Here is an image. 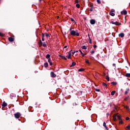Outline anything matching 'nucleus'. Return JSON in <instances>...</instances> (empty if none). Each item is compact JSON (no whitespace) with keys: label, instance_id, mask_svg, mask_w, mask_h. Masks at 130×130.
Here are the masks:
<instances>
[{"label":"nucleus","instance_id":"nucleus-5","mask_svg":"<svg viewBox=\"0 0 130 130\" xmlns=\"http://www.w3.org/2000/svg\"><path fill=\"white\" fill-rule=\"evenodd\" d=\"M121 15H126V14H127V12L126 10H123L121 12Z\"/></svg>","mask_w":130,"mask_h":130},{"label":"nucleus","instance_id":"nucleus-1","mask_svg":"<svg viewBox=\"0 0 130 130\" xmlns=\"http://www.w3.org/2000/svg\"><path fill=\"white\" fill-rule=\"evenodd\" d=\"M70 34L71 35H72V36H80V34L75 30H71L70 31Z\"/></svg>","mask_w":130,"mask_h":130},{"label":"nucleus","instance_id":"nucleus-18","mask_svg":"<svg viewBox=\"0 0 130 130\" xmlns=\"http://www.w3.org/2000/svg\"><path fill=\"white\" fill-rule=\"evenodd\" d=\"M60 57L62 58H63V59H65V60H67V58L63 56L60 55Z\"/></svg>","mask_w":130,"mask_h":130},{"label":"nucleus","instance_id":"nucleus-4","mask_svg":"<svg viewBox=\"0 0 130 130\" xmlns=\"http://www.w3.org/2000/svg\"><path fill=\"white\" fill-rule=\"evenodd\" d=\"M51 77L52 78H55V77H56V75H55V74H54V73L52 72H51Z\"/></svg>","mask_w":130,"mask_h":130},{"label":"nucleus","instance_id":"nucleus-15","mask_svg":"<svg viewBox=\"0 0 130 130\" xmlns=\"http://www.w3.org/2000/svg\"><path fill=\"white\" fill-rule=\"evenodd\" d=\"M85 62L87 63L88 66H90V62H89V60L86 59L85 60Z\"/></svg>","mask_w":130,"mask_h":130},{"label":"nucleus","instance_id":"nucleus-35","mask_svg":"<svg viewBox=\"0 0 130 130\" xmlns=\"http://www.w3.org/2000/svg\"><path fill=\"white\" fill-rule=\"evenodd\" d=\"M89 38V43H92V40H91L90 37Z\"/></svg>","mask_w":130,"mask_h":130},{"label":"nucleus","instance_id":"nucleus-34","mask_svg":"<svg viewBox=\"0 0 130 130\" xmlns=\"http://www.w3.org/2000/svg\"><path fill=\"white\" fill-rule=\"evenodd\" d=\"M128 90L127 91H126L125 92V95H126L127 94V93H128Z\"/></svg>","mask_w":130,"mask_h":130},{"label":"nucleus","instance_id":"nucleus-44","mask_svg":"<svg viewBox=\"0 0 130 130\" xmlns=\"http://www.w3.org/2000/svg\"><path fill=\"white\" fill-rule=\"evenodd\" d=\"M97 47V46L96 45H93V48H96Z\"/></svg>","mask_w":130,"mask_h":130},{"label":"nucleus","instance_id":"nucleus-47","mask_svg":"<svg viewBox=\"0 0 130 130\" xmlns=\"http://www.w3.org/2000/svg\"><path fill=\"white\" fill-rule=\"evenodd\" d=\"M90 12H92V11H93V8H90Z\"/></svg>","mask_w":130,"mask_h":130},{"label":"nucleus","instance_id":"nucleus-8","mask_svg":"<svg viewBox=\"0 0 130 130\" xmlns=\"http://www.w3.org/2000/svg\"><path fill=\"white\" fill-rule=\"evenodd\" d=\"M79 51H80L81 54H82L83 57H84V56H85V55H86V54H84L83 53V52H82V50H79Z\"/></svg>","mask_w":130,"mask_h":130},{"label":"nucleus","instance_id":"nucleus-45","mask_svg":"<svg viewBox=\"0 0 130 130\" xmlns=\"http://www.w3.org/2000/svg\"><path fill=\"white\" fill-rule=\"evenodd\" d=\"M71 21H72V22H74V21H75V20H74V19L73 18H71Z\"/></svg>","mask_w":130,"mask_h":130},{"label":"nucleus","instance_id":"nucleus-27","mask_svg":"<svg viewBox=\"0 0 130 130\" xmlns=\"http://www.w3.org/2000/svg\"><path fill=\"white\" fill-rule=\"evenodd\" d=\"M111 84H112V85H117V83L113 82L111 83Z\"/></svg>","mask_w":130,"mask_h":130},{"label":"nucleus","instance_id":"nucleus-23","mask_svg":"<svg viewBox=\"0 0 130 130\" xmlns=\"http://www.w3.org/2000/svg\"><path fill=\"white\" fill-rule=\"evenodd\" d=\"M82 49H87L86 46H83L82 47Z\"/></svg>","mask_w":130,"mask_h":130},{"label":"nucleus","instance_id":"nucleus-10","mask_svg":"<svg viewBox=\"0 0 130 130\" xmlns=\"http://www.w3.org/2000/svg\"><path fill=\"white\" fill-rule=\"evenodd\" d=\"M119 37H121L122 38L123 37H124V34L121 33L119 35Z\"/></svg>","mask_w":130,"mask_h":130},{"label":"nucleus","instance_id":"nucleus-14","mask_svg":"<svg viewBox=\"0 0 130 130\" xmlns=\"http://www.w3.org/2000/svg\"><path fill=\"white\" fill-rule=\"evenodd\" d=\"M75 66H76V62H73L72 65L70 66V67L72 68V67H75Z\"/></svg>","mask_w":130,"mask_h":130},{"label":"nucleus","instance_id":"nucleus-16","mask_svg":"<svg viewBox=\"0 0 130 130\" xmlns=\"http://www.w3.org/2000/svg\"><path fill=\"white\" fill-rule=\"evenodd\" d=\"M115 92H116L115 90H114L111 92V94L112 95V96L114 95V94H115Z\"/></svg>","mask_w":130,"mask_h":130},{"label":"nucleus","instance_id":"nucleus-53","mask_svg":"<svg viewBox=\"0 0 130 130\" xmlns=\"http://www.w3.org/2000/svg\"><path fill=\"white\" fill-rule=\"evenodd\" d=\"M75 52H79V51L78 50L75 51Z\"/></svg>","mask_w":130,"mask_h":130},{"label":"nucleus","instance_id":"nucleus-56","mask_svg":"<svg viewBox=\"0 0 130 130\" xmlns=\"http://www.w3.org/2000/svg\"><path fill=\"white\" fill-rule=\"evenodd\" d=\"M70 30V31H72V28H71Z\"/></svg>","mask_w":130,"mask_h":130},{"label":"nucleus","instance_id":"nucleus-36","mask_svg":"<svg viewBox=\"0 0 130 130\" xmlns=\"http://www.w3.org/2000/svg\"><path fill=\"white\" fill-rule=\"evenodd\" d=\"M95 90H96L97 92H100V89H95Z\"/></svg>","mask_w":130,"mask_h":130},{"label":"nucleus","instance_id":"nucleus-22","mask_svg":"<svg viewBox=\"0 0 130 130\" xmlns=\"http://www.w3.org/2000/svg\"><path fill=\"white\" fill-rule=\"evenodd\" d=\"M72 50H71L69 52H68V55L69 56H71V55H72Z\"/></svg>","mask_w":130,"mask_h":130},{"label":"nucleus","instance_id":"nucleus-48","mask_svg":"<svg viewBox=\"0 0 130 130\" xmlns=\"http://www.w3.org/2000/svg\"><path fill=\"white\" fill-rule=\"evenodd\" d=\"M111 12H112V13H113V12H114V10L112 9Z\"/></svg>","mask_w":130,"mask_h":130},{"label":"nucleus","instance_id":"nucleus-6","mask_svg":"<svg viewBox=\"0 0 130 130\" xmlns=\"http://www.w3.org/2000/svg\"><path fill=\"white\" fill-rule=\"evenodd\" d=\"M95 23V20H93V19L90 20V24H91V25H94Z\"/></svg>","mask_w":130,"mask_h":130},{"label":"nucleus","instance_id":"nucleus-42","mask_svg":"<svg viewBox=\"0 0 130 130\" xmlns=\"http://www.w3.org/2000/svg\"><path fill=\"white\" fill-rule=\"evenodd\" d=\"M67 57H68V58L70 59V58H71V56H69V55L67 56Z\"/></svg>","mask_w":130,"mask_h":130},{"label":"nucleus","instance_id":"nucleus-30","mask_svg":"<svg viewBox=\"0 0 130 130\" xmlns=\"http://www.w3.org/2000/svg\"><path fill=\"white\" fill-rule=\"evenodd\" d=\"M103 86H104V87H107V84H106V83H103Z\"/></svg>","mask_w":130,"mask_h":130},{"label":"nucleus","instance_id":"nucleus-24","mask_svg":"<svg viewBox=\"0 0 130 130\" xmlns=\"http://www.w3.org/2000/svg\"><path fill=\"white\" fill-rule=\"evenodd\" d=\"M44 66L45 67V68H47V67H48V63H45Z\"/></svg>","mask_w":130,"mask_h":130},{"label":"nucleus","instance_id":"nucleus-21","mask_svg":"<svg viewBox=\"0 0 130 130\" xmlns=\"http://www.w3.org/2000/svg\"><path fill=\"white\" fill-rule=\"evenodd\" d=\"M117 117H118V119H119V120H121V117L119 115H118L117 116Z\"/></svg>","mask_w":130,"mask_h":130},{"label":"nucleus","instance_id":"nucleus-28","mask_svg":"<svg viewBox=\"0 0 130 130\" xmlns=\"http://www.w3.org/2000/svg\"><path fill=\"white\" fill-rule=\"evenodd\" d=\"M122 123H123V122L122 121V120H120L119 124H122Z\"/></svg>","mask_w":130,"mask_h":130},{"label":"nucleus","instance_id":"nucleus-9","mask_svg":"<svg viewBox=\"0 0 130 130\" xmlns=\"http://www.w3.org/2000/svg\"><path fill=\"white\" fill-rule=\"evenodd\" d=\"M103 126H104L106 129L108 130V128H107V126H106V123L105 122H104Z\"/></svg>","mask_w":130,"mask_h":130},{"label":"nucleus","instance_id":"nucleus-17","mask_svg":"<svg viewBox=\"0 0 130 130\" xmlns=\"http://www.w3.org/2000/svg\"><path fill=\"white\" fill-rule=\"evenodd\" d=\"M113 120H114V121H116V115H114Z\"/></svg>","mask_w":130,"mask_h":130},{"label":"nucleus","instance_id":"nucleus-50","mask_svg":"<svg viewBox=\"0 0 130 130\" xmlns=\"http://www.w3.org/2000/svg\"><path fill=\"white\" fill-rule=\"evenodd\" d=\"M115 66H116L115 63H113V67H115Z\"/></svg>","mask_w":130,"mask_h":130},{"label":"nucleus","instance_id":"nucleus-43","mask_svg":"<svg viewBox=\"0 0 130 130\" xmlns=\"http://www.w3.org/2000/svg\"><path fill=\"white\" fill-rule=\"evenodd\" d=\"M0 36H4V35L2 32H0Z\"/></svg>","mask_w":130,"mask_h":130},{"label":"nucleus","instance_id":"nucleus-52","mask_svg":"<svg viewBox=\"0 0 130 130\" xmlns=\"http://www.w3.org/2000/svg\"><path fill=\"white\" fill-rule=\"evenodd\" d=\"M67 47H68V46H65L64 47V48H67Z\"/></svg>","mask_w":130,"mask_h":130},{"label":"nucleus","instance_id":"nucleus-25","mask_svg":"<svg viewBox=\"0 0 130 130\" xmlns=\"http://www.w3.org/2000/svg\"><path fill=\"white\" fill-rule=\"evenodd\" d=\"M125 108H126L127 110L129 111V108L127 106H125Z\"/></svg>","mask_w":130,"mask_h":130},{"label":"nucleus","instance_id":"nucleus-41","mask_svg":"<svg viewBox=\"0 0 130 130\" xmlns=\"http://www.w3.org/2000/svg\"><path fill=\"white\" fill-rule=\"evenodd\" d=\"M95 53L94 51H92L91 52V54H93V53Z\"/></svg>","mask_w":130,"mask_h":130},{"label":"nucleus","instance_id":"nucleus-13","mask_svg":"<svg viewBox=\"0 0 130 130\" xmlns=\"http://www.w3.org/2000/svg\"><path fill=\"white\" fill-rule=\"evenodd\" d=\"M110 15H111V16H112V17H114V16H115V14L113 13L112 12H110Z\"/></svg>","mask_w":130,"mask_h":130},{"label":"nucleus","instance_id":"nucleus-29","mask_svg":"<svg viewBox=\"0 0 130 130\" xmlns=\"http://www.w3.org/2000/svg\"><path fill=\"white\" fill-rule=\"evenodd\" d=\"M83 71H84V69H80L78 70V72H83Z\"/></svg>","mask_w":130,"mask_h":130},{"label":"nucleus","instance_id":"nucleus-2","mask_svg":"<svg viewBox=\"0 0 130 130\" xmlns=\"http://www.w3.org/2000/svg\"><path fill=\"white\" fill-rule=\"evenodd\" d=\"M14 116L15 118H19L21 116V114H20V113H17L14 114Z\"/></svg>","mask_w":130,"mask_h":130},{"label":"nucleus","instance_id":"nucleus-26","mask_svg":"<svg viewBox=\"0 0 130 130\" xmlns=\"http://www.w3.org/2000/svg\"><path fill=\"white\" fill-rule=\"evenodd\" d=\"M76 7H77L78 9H80V5H79V4H76Z\"/></svg>","mask_w":130,"mask_h":130},{"label":"nucleus","instance_id":"nucleus-37","mask_svg":"<svg viewBox=\"0 0 130 130\" xmlns=\"http://www.w3.org/2000/svg\"><path fill=\"white\" fill-rule=\"evenodd\" d=\"M45 36V34H42V38H44V37Z\"/></svg>","mask_w":130,"mask_h":130},{"label":"nucleus","instance_id":"nucleus-7","mask_svg":"<svg viewBox=\"0 0 130 130\" xmlns=\"http://www.w3.org/2000/svg\"><path fill=\"white\" fill-rule=\"evenodd\" d=\"M40 44H41V45H43V46H44V47H46V44H45V43H42V42L40 41Z\"/></svg>","mask_w":130,"mask_h":130},{"label":"nucleus","instance_id":"nucleus-38","mask_svg":"<svg viewBox=\"0 0 130 130\" xmlns=\"http://www.w3.org/2000/svg\"><path fill=\"white\" fill-rule=\"evenodd\" d=\"M51 59L50 58H49L48 60V62H51Z\"/></svg>","mask_w":130,"mask_h":130},{"label":"nucleus","instance_id":"nucleus-40","mask_svg":"<svg viewBox=\"0 0 130 130\" xmlns=\"http://www.w3.org/2000/svg\"><path fill=\"white\" fill-rule=\"evenodd\" d=\"M129 119V118L128 117H127L126 118H125V120H128Z\"/></svg>","mask_w":130,"mask_h":130},{"label":"nucleus","instance_id":"nucleus-57","mask_svg":"<svg viewBox=\"0 0 130 130\" xmlns=\"http://www.w3.org/2000/svg\"><path fill=\"white\" fill-rule=\"evenodd\" d=\"M42 0H39L40 2L42 1Z\"/></svg>","mask_w":130,"mask_h":130},{"label":"nucleus","instance_id":"nucleus-12","mask_svg":"<svg viewBox=\"0 0 130 130\" xmlns=\"http://www.w3.org/2000/svg\"><path fill=\"white\" fill-rule=\"evenodd\" d=\"M7 105H8L7 104V103H6V102H4V103H3V104H2V106H3L4 107H6V106H7Z\"/></svg>","mask_w":130,"mask_h":130},{"label":"nucleus","instance_id":"nucleus-3","mask_svg":"<svg viewBox=\"0 0 130 130\" xmlns=\"http://www.w3.org/2000/svg\"><path fill=\"white\" fill-rule=\"evenodd\" d=\"M111 24L116 25L117 26L120 25V23L117 21H116V22L111 21Z\"/></svg>","mask_w":130,"mask_h":130},{"label":"nucleus","instance_id":"nucleus-51","mask_svg":"<svg viewBox=\"0 0 130 130\" xmlns=\"http://www.w3.org/2000/svg\"><path fill=\"white\" fill-rule=\"evenodd\" d=\"M42 41H44V38H42Z\"/></svg>","mask_w":130,"mask_h":130},{"label":"nucleus","instance_id":"nucleus-20","mask_svg":"<svg viewBox=\"0 0 130 130\" xmlns=\"http://www.w3.org/2000/svg\"><path fill=\"white\" fill-rule=\"evenodd\" d=\"M125 77H130V73H127V74H126Z\"/></svg>","mask_w":130,"mask_h":130},{"label":"nucleus","instance_id":"nucleus-39","mask_svg":"<svg viewBox=\"0 0 130 130\" xmlns=\"http://www.w3.org/2000/svg\"><path fill=\"white\" fill-rule=\"evenodd\" d=\"M126 127H127V128L128 129H129V128H130V125L127 126Z\"/></svg>","mask_w":130,"mask_h":130},{"label":"nucleus","instance_id":"nucleus-49","mask_svg":"<svg viewBox=\"0 0 130 130\" xmlns=\"http://www.w3.org/2000/svg\"><path fill=\"white\" fill-rule=\"evenodd\" d=\"M75 53H76V52H72V54H75Z\"/></svg>","mask_w":130,"mask_h":130},{"label":"nucleus","instance_id":"nucleus-11","mask_svg":"<svg viewBox=\"0 0 130 130\" xmlns=\"http://www.w3.org/2000/svg\"><path fill=\"white\" fill-rule=\"evenodd\" d=\"M9 40L10 42H13L14 41V38L12 37L9 38Z\"/></svg>","mask_w":130,"mask_h":130},{"label":"nucleus","instance_id":"nucleus-19","mask_svg":"<svg viewBox=\"0 0 130 130\" xmlns=\"http://www.w3.org/2000/svg\"><path fill=\"white\" fill-rule=\"evenodd\" d=\"M50 55H49V54H47V55H46V58L49 59V58H50Z\"/></svg>","mask_w":130,"mask_h":130},{"label":"nucleus","instance_id":"nucleus-46","mask_svg":"<svg viewBox=\"0 0 130 130\" xmlns=\"http://www.w3.org/2000/svg\"><path fill=\"white\" fill-rule=\"evenodd\" d=\"M49 63H50V66H52V62H49Z\"/></svg>","mask_w":130,"mask_h":130},{"label":"nucleus","instance_id":"nucleus-54","mask_svg":"<svg viewBox=\"0 0 130 130\" xmlns=\"http://www.w3.org/2000/svg\"><path fill=\"white\" fill-rule=\"evenodd\" d=\"M76 3H79V1H76Z\"/></svg>","mask_w":130,"mask_h":130},{"label":"nucleus","instance_id":"nucleus-31","mask_svg":"<svg viewBox=\"0 0 130 130\" xmlns=\"http://www.w3.org/2000/svg\"><path fill=\"white\" fill-rule=\"evenodd\" d=\"M96 2L98 4H101V1H100V0H97Z\"/></svg>","mask_w":130,"mask_h":130},{"label":"nucleus","instance_id":"nucleus-33","mask_svg":"<svg viewBox=\"0 0 130 130\" xmlns=\"http://www.w3.org/2000/svg\"><path fill=\"white\" fill-rule=\"evenodd\" d=\"M45 35L46 37H48V36H49V34H45Z\"/></svg>","mask_w":130,"mask_h":130},{"label":"nucleus","instance_id":"nucleus-55","mask_svg":"<svg viewBox=\"0 0 130 130\" xmlns=\"http://www.w3.org/2000/svg\"><path fill=\"white\" fill-rule=\"evenodd\" d=\"M59 16H57V19H59Z\"/></svg>","mask_w":130,"mask_h":130},{"label":"nucleus","instance_id":"nucleus-32","mask_svg":"<svg viewBox=\"0 0 130 130\" xmlns=\"http://www.w3.org/2000/svg\"><path fill=\"white\" fill-rule=\"evenodd\" d=\"M106 80L109 81V77L108 76H106Z\"/></svg>","mask_w":130,"mask_h":130}]
</instances>
